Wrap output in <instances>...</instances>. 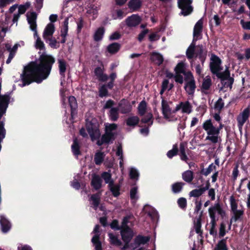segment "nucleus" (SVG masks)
<instances>
[{
  "mask_svg": "<svg viewBox=\"0 0 250 250\" xmlns=\"http://www.w3.org/2000/svg\"><path fill=\"white\" fill-rule=\"evenodd\" d=\"M108 187L114 197H117L120 195V186L119 185H115L114 182H111Z\"/></svg>",
  "mask_w": 250,
  "mask_h": 250,
  "instance_id": "nucleus-24",
  "label": "nucleus"
},
{
  "mask_svg": "<svg viewBox=\"0 0 250 250\" xmlns=\"http://www.w3.org/2000/svg\"><path fill=\"white\" fill-rule=\"evenodd\" d=\"M102 177L104 180V182L106 184H108L111 182H114L113 180L111 179V174L108 172H104L102 174Z\"/></svg>",
  "mask_w": 250,
  "mask_h": 250,
  "instance_id": "nucleus-59",
  "label": "nucleus"
},
{
  "mask_svg": "<svg viewBox=\"0 0 250 250\" xmlns=\"http://www.w3.org/2000/svg\"><path fill=\"white\" fill-rule=\"evenodd\" d=\"M233 215L231 217V219L234 220V222H236L241 219V217L244 214V211L243 210H237L232 212Z\"/></svg>",
  "mask_w": 250,
  "mask_h": 250,
  "instance_id": "nucleus-53",
  "label": "nucleus"
},
{
  "mask_svg": "<svg viewBox=\"0 0 250 250\" xmlns=\"http://www.w3.org/2000/svg\"><path fill=\"white\" fill-rule=\"evenodd\" d=\"M215 250H227L226 241L225 239L220 240L217 245Z\"/></svg>",
  "mask_w": 250,
  "mask_h": 250,
  "instance_id": "nucleus-60",
  "label": "nucleus"
},
{
  "mask_svg": "<svg viewBox=\"0 0 250 250\" xmlns=\"http://www.w3.org/2000/svg\"><path fill=\"white\" fill-rule=\"evenodd\" d=\"M192 2V0H177L178 7L181 10L180 15L187 16L192 13L193 11Z\"/></svg>",
  "mask_w": 250,
  "mask_h": 250,
  "instance_id": "nucleus-5",
  "label": "nucleus"
},
{
  "mask_svg": "<svg viewBox=\"0 0 250 250\" xmlns=\"http://www.w3.org/2000/svg\"><path fill=\"white\" fill-rule=\"evenodd\" d=\"M161 98H162V111L164 118L169 121H176L177 120L176 117L169 115V112L171 111V108L168 105L167 102L164 99L163 96H162Z\"/></svg>",
  "mask_w": 250,
  "mask_h": 250,
  "instance_id": "nucleus-8",
  "label": "nucleus"
},
{
  "mask_svg": "<svg viewBox=\"0 0 250 250\" xmlns=\"http://www.w3.org/2000/svg\"><path fill=\"white\" fill-rule=\"evenodd\" d=\"M68 18L65 19L62 27L61 30V36H67L68 30Z\"/></svg>",
  "mask_w": 250,
  "mask_h": 250,
  "instance_id": "nucleus-43",
  "label": "nucleus"
},
{
  "mask_svg": "<svg viewBox=\"0 0 250 250\" xmlns=\"http://www.w3.org/2000/svg\"><path fill=\"white\" fill-rule=\"evenodd\" d=\"M186 144L184 143H181L180 144V158L182 161L185 162L187 161L188 160V157L186 153Z\"/></svg>",
  "mask_w": 250,
  "mask_h": 250,
  "instance_id": "nucleus-39",
  "label": "nucleus"
},
{
  "mask_svg": "<svg viewBox=\"0 0 250 250\" xmlns=\"http://www.w3.org/2000/svg\"><path fill=\"white\" fill-rule=\"evenodd\" d=\"M140 119L137 116L129 117L125 121L126 125L131 127H135L138 125Z\"/></svg>",
  "mask_w": 250,
  "mask_h": 250,
  "instance_id": "nucleus-30",
  "label": "nucleus"
},
{
  "mask_svg": "<svg viewBox=\"0 0 250 250\" xmlns=\"http://www.w3.org/2000/svg\"><path fill=\"white\" fill-rule=\"evenodd\" d=\"M100 226L96 225L94 229L93 232L95 234L93 236L91 242L95 247V250H102V243L100 240Z\"/></svg>",
  "mask_w": 250,
  "mask_h": 250,
  "instance_id": "nucleus-11",
  "label": "nucleus"
},
{
  "mask_svg": "<svg viewBox=\"0 0 250 250\" xmlns=\"http://www.w3.org/2000/svg\"><path fill=\"white\" fill-rule=\"evenodd\" d=\"M108 115L110 120L113 122L117 121L119 118V107L111 108L108 113Z\"/></svg>",
  "mask_w": 250,
  "mask_h": 250,
  "instance_id": "nucleus-20",
  "label": "nucleus"
},
{
  "mask_svg": "<svg viewBox=\"0 0 250 250\" xmlns=\"http://www.w3.org/2000/svg\"><path fill=\"white\" fill-rule=\"evenodd\" d=\"M58 63L60 74L62 76H64L66 70V63L62 59L59 60Z\"/></svg>",
  "mask_w": 250,
  "mask_h": 250,
  "instance_id": "nucleus-41",
  "label": "nucleus"
},
{
  "mask_svg": "<svg viewBox=\"0 0 250 250\" xmlns=\"http://www.w3.org/2000/svg\"><path fill=\"white\" fill-rule=\"evenodd\" d=\"M139 172L137 170L134 168H131L129 171V176L131 179L137 180L139 177Z\"/></svg>",
  "mask_w": 250,
  "mask_h": 250,
  "instance_id": "nucleus-62",
  "label": "nucleus"
},
{
  "mask_svg": "<svg viewBox=\"0 0 250 250\" xmlns=\"http://www.w3.org/2000/svg\"><path fill=\"white\" fill-rule=\"evenodd\" d=\"M118 128V125L115 123L106 124L105 125L104 131L110 133H117L115 131Z\"/></svg>",
  "mask_w": 250,
  "mask_h": 250,
  "instance_id": "nucleus-42",
  "label": "nucleus"
},
{
  "mask_svg": "<svg viewBox=\"0 0 250 250\" xmlns=\"http://www.w3.org/2000/svg\"><path fill=\"white\" fill-rule=\"evenodd\" d=\"M153 115L151 113H148L142 118L141 123L142 124L148 123V126H150L153 124Z\"/></svg>",
  "mask_w": 250,
  "mask_h": 250,
  "instance_id": "nucleus-46",
  "label": "nucleus"
},
{
  "mask_svg": "<svg viewBox=\"0 0 250 250\" xmlns=\"http://www.w3.org/2000/svg\"><path fill=\"white\" fill-rule=\"evenodd\" d=\"M118 107L120 108L121 113L124 114L130 113L132 109L130 102L125 99H123L120 101L118 103Z\"/></svg>",
  "mask_w": 250,
  "mask_h": 250,
  "instance_id": "nucleus-12",
  "label": "nucleus"
},
{
  "mask_svg": "<svg viewBox=\"0 0 250 250\" xmlns=\"http://www.w3.org/2000/svg\"><path fill=\"white\" fill-rule=\"evenodd\" d=\"M69 104L71 108V116L73 118L74 115L76 113L77 108V101L75 97L71 96L68 99Z\"/></svg>",
  "mask_w": 250,
  "mask_h": 250,
  "instance_id": "nucleus-25",
  "label": "nucleus"
},
{
  "mask_svg": "<svg viewBox=\"0 0 250 250\" xmlns=\"http://www.w3.org/2000/svg\"><path fill=\"white\" fill-rule=\"evenodd\" d=\"M185 67L184 63L183 62H180L174 68V71L176 73L184 74L185 73Z\"/></svg>",
  "mask_w": 250,
  "mask_h": 250,
  "instance_id": "nucleus-54",
  "label": "nucleus"
},
{
  "mask_svg": "<svg viewBox=\"0 0 250 250\" xmlns=\"http://www.w3.org/2000/svg\"><path fill=\"white\" fill-rule=\"evenodd\" d=\"M22 83L21 86L28 85L31 82V64L29 63L24 68L23 74L21 75Z\"/></svg>",
  "mask_w": 250,
  "mask_h": 250,
  "instance_id": "nucleus-10",
  "label": "nucleus"
},
{
  "mask_svg": "<svg viewBox=\"0 0 250 250\" xmlns=\"http://www.w3.org/2000/svg\"><path fill=\"white\" fill-rule=\"evenodd\" d=\"M182 112L183 113H190L191 112L192 105L188 101L183 102Z\"/></svg>",
  "mask_w": 250,
  "mask_h": 250,
  "instance_id": "nucleus-49",
  "label": "nucleus"
},
{
  "mask_svg": "<svg viewBox=\"0 0 250 250\" xmlns=\"http://www.w3.org/2000/svg\"><path fill=\"white\" fill-rule=\"evenodd\" d=\"M55 30L54 24L52 23H48L45 27L43 33V38L44 40H46L47 38L52 37Z\"/></svg>",
  "mask_w": 250,
  "mask_h": 250,
  "instance_id": "nucleus-17",
  "label": "nucleus"
},
{
  "mask_svg": "<svg viewBox=\"0 0 250 250\" xmlns=\"http://www.w3.org/2000/svg\"><path fill=\"white\" fill-rule=\"evenodd\" d=\"M142 4L141 0H130L128 3V6L132 11H135L141 8Z\"/></svg>",
  "mask_w": 250,
  "mask_h": 250,
  "instance_id": "nucleus-27",
  "label": "nucleus"
},
{
  "mask_svg": "<svg viewBox=\"0 0 250 250\" xmlns=\"http://www.w3.org/2000/svg\"><path fill=\"white\" fill-rule=\"evenodd\" d=\"M205 192L201 187L199 189H194L189 192L190 197H198L201 196Z\"/></svg>",
  "mask_w": 250,
  "mask_h": 250,
  "instance_id": "nucleus-50",
  "label": "nucleus"
},
{
  "mask_svg": "<svg viewBox=\"0 0 250 250\" xmlns=\"http://www.w3.org/2000/svg\"><path fill=\"white\" fill-rule=\"evenodd\" d=\"M186 185L183 182H177L172 184L171 186V191L174 194H178L182 192L184 186Z\"/></svg>",
  "mask_w": 250,
  "mask_h": 250,
  "instance_id": "nucleus-21",
  "label": "nucleus"
},
{
  "mask_svg": "<svg viewBox=\"0 0 250 250\" xmlns=\"http://www.w3.org/2000/svg\"><path fill=\"white\" fill-rule=\"evenodd\" d=\"M121 44L118 42H113L109 44L107 47V51L111 54L117 53L121 48Z\"/></svg>",
  "mask_w": 250,
  "mask_h": 250,
  "instance_id": "nucleus-29",
  "label": "nucleus"
},
{
  "mask_svg": "<svg viewBox=\"0 0 250 250\" xmlns=\"http://www.w3.org/2000/svg\"><path fill=\"white\" fill-rule=\"evenodd\" d=\"M179 207L183 210H186L187 206V199L184 197H180L177 200Z\"/></svg>",
  "mask_w": 250,
  "mask_h": 250,
  "instance_id": "nucleus-56",
  "label": "nucleus"
},
{
  "mask_svg": "<svg viewBox=\"0 0 250 250\" xmlns=\"http://www.w3.org/2000/svg\"><path fill=\"white\" fill-rule=\"evenodd\" d=\"M212 84L211 80L209 77H206L203 79V83L201 85L202 92L205 90H208L210 89Z\"/></svg>",
  "mask_w": 250,
  "mask_h": 250,
  "instance_id": "nucleus-36",
  "label": "nucleus"
},
{
  "mask_svg": "<svg viewBox=\"0 0 250 250\" xmlns=\"http://www.w3.org/2000/svg\"><path fill=\"white\" fill-rule=\"evenodd\" d=\"M250 116V107H247L240 113L237 117V125L239 129L242 128L244 124L249 119Z\"/></svg>",
  "mask_w": 250,
  "mask_h": 250,
  "instance_id": "nucleus-9",
  "label": "nucleus"
},
{
  "mask_svg": "<svg viewBox=\"0 0 250 250\" xmlns=\"http://www.w3.org/2000/svg\"><path fill=\"white\" fill-rule=\"evenodd\" d=\"M0 223L2 231L3 232H7L10 229L11 227L10 224L4 216H0Z\"/></svg>",
  "mask_w": 250,
  "mask_h": 250,
  "instance_id": "nucleus-33",
  "label": "nucleus"
},
{
  "mask_svg": "<svg viewBox=\"0 0 250 250\" xmlns=\"http://www.w3.org/2000/svg\"><path fill=\"white\" fill-rule=\"evenodd\" d=\"M109 238V243L111 245L116 246H121L122 245V241L118 239V236L112 233L108 234Z\"/></svg>",
  "mask_w": 250,
  "mask_h": 250,
  "instance_id": "nucleus-34",
  "label": "nucleus"
},
{
  "mask_svg": "<svg viewBox=\"0 0 250 250\" xmlns=\"http://www.w3.org/2000/svg\"><path fill=\"white\" fill-rule=\"evenodd\" d=\"M125 21L126 25L128 27H136L140 23L141 21V19L138 15L133 14L129 17H128L125 19Z\"/></svg>",
  "mask_w": 250,
  "mask_h": 250,
  "instance_id": "nucleus-13",
  "label": "nucleus"
},
{
  "mask_svg": "<svg viewBox=\"0 0 250 250\" xmlns=\"http://www.w3.org/2000/svg\"><path fill=\"white\" fill-rule=\"evenodd\" d=\"M182 177L186 182L191 183L194 178L193 172L189 170H186L182 173Z\"/></svg>",
  "mask_w": 250,
  "mask_h": 250,
  "instance_id": "nucleus-32",
  "label": "nucleus"
},
{
  "mask_svg": "<svg viewBox=\"0 0 250 250\" xmlns=\"http://www.w3.org/2000/svg\"><path fill=\"white\" fill-rule=\"evenodd\" d=\"M203 211H201L200 213V215L199 218L197 219L196 222L194 223V229L195 230V232L197 234H202L203 233V231L201 230V216L202 214Z\"/></svg>",
  "mask_w": 250,
  "mask_h": 250,
  "instance_id": "nucleus-44",
  "label": "nucleus"
},
{
  "mask_svg": "<svg viewBox=\"0 0 250 250\" xmlns=\"http://www.w3.org/2000/svg\"><path fill=\"white\" fill-rule=\"evenodd\" d=\"M132 217L133 216L131 215H126L124 217L121 225L122 229L130 228L128 225V224L129 222V220L131 219Z\"/></svg>",
  "mask_w": 250,
  "mask_h": 250,
  "instance_id": "nucleus-58",
  "label": "nucleus"
},
{
  "mask_svg": "<svg viewBox=\"0 0 250 250\" xmlns=\"http://www.w3.org/2000/svg\"><path fill=\"white\" fill-rule=\"evenodd\" d=\"M214 75H215L221 81L222 86L220 90H222L224 88L229 87L231 89L234 83V78L230 77L229 67H227L224 72L217 71Z\"/></svg>",
  "mask_w": 250,
  "mask_h": 250,
  "instance_id": "nucleus-3",
  "label": "nucleus"
},
{
  "mask_svg": "<svg viewBox=\"0 0 250 250\" xmlns=\"http://www.w3.org/2000/svg\"><path fill=\"white\" fill-rule=\"evenodd\" d=\"M229 201H230L231 211L232 212L233 211L238 210L237 209L238 205L236 202V200L235 199V197H234L233 195H231L230 197Z\"/></svg>",
  "mask_w": 250,
  "mask_h": 250,
  "instance_id": "nucleus-57",
  "label": "nucleus"
},
{
  "mask_svg": "<svg viewBox=\"0 0 250 250\" xmlns=\"http://www.w3.org/2000/svg\"><path fill=\"white\" fill-rule=\"evenodd\" d=\"M149 240V238L146 236H144L139 235L137 236L134 239V243L137 246H139L141 244H145Z\"/></svg>",
  "mask_w": 250,
  "mask_h": 250,
  "instance_id": "nucleus-37",
  "label": "nucleus"
},
{
  "mask_svg": "<svg viewBox=\"0 0 250 250\" xmlns=\"http://www.w3.org/2000/svg\"><path fill=\"white\" fill-rule=\"evenodd\" d=\"M151 59L159 66L161 65L164 62L163 56L161 54L155 52H153L151 53Z\"/></svg>",
  "mask_w": 250,
  "mask_h": 250,
  "instance_id": "nucleus-26",
  "label": "nucleus"
},
{
  "mask_svg": "<svg viewBox=\"0 0 250 250\" xmlns=\"http://www.w3.org/2000/svg\"><path fill=\"white\" fill-rule=\"evenodd\" d=\"M179 151L177 144H175L173 146L172 149L168 151L167 155L168 158L171 159L173 157L177 155Z\"/></svg>",
  "mask_w": 250,
  "mask_h": 250,
  "instance_id": "nucleus-48",
  "label": "nucleus"
},
{
  "mask_svg": "<svg viewBox=\"0 0 250 250\" xmlns=\"http://www.w3.org/2000/svg\"><path fill=\"white\" fill-rule=\"evenodd\" d=\"M138 188L134 187L131 188L130 191V197L131 200H137L138 197L137 195Z\"/></svg>",
  "mask_w": 250,
  "mask_h": 250,
  "instance_id": "nucleus-63",
  "label": "nucleus"
},
{
  "mask_svg": "<svg viewBox=\"0 0 250 250\" xmlns=\"http://www.w3.org/2000/svg\"><path fill=\"white\" fill-rule=\"evenodd\" d=\"M216 212H217L220 215L222 219H224L226 215L225 211L223 209L219 202L215 203L213 206L208 208V213L211 219L214 217V220H218L216 218Z\"/></svg>",
  "mask_w": 250,
  "mask_h": 250,
  "instance_id": "nucleus-6",
  "label": "nucleus"
},
{
  "mask_svg": "<svg viewBox=\"0 0 250 250\" xmlns=\"http://www.w3.org/2000/svg\"><path fill=\"white\" fill-rule=\"evenodd\" d=\"M147 104L145 100L141 101L138 105V111L140 116H144L146 112Z\"/></svg>",
  "mask_w": 250,
  "mask_h": 250,
  "instance_id": "nucleus-40",
  "label": "nucleus"
},
{
  "mask_svg": "<svg viewBox=\"0 0 250 250\" xmlns=\"http://www.w3.org/2000/svg\"><path fill=\"white\" fill-rule=\"evenodd\" d=\"M104 32L105 30L104 27H100L98 28L94 34V40L96 42H99L102 40L104 34Z\"/></svg>",
  "mask_w": 250,
  "mask_h": 250,
  "instance_id": "nucleus-35",
  "label": "nucleus"
},
{
  "mask_svg": "<svg viewBox=\"0 0 250 250\" xmlns=\"http://www.w3.org/2000/svg\"><path fill=\"white\" fill-rule=\"evenodd\" d=\"M85 127L92 141L100 139L101 133L99 125L96 122L86 120Z\"/></svg>",
  "mask_w": 250,
  "mask_h": 250,
  "instance_id": "nucleus-4",
  "label": "nucleus"
},
{
  "mask_svg": "<svg viewBox=\"0 0 250 250\" xmlns=\"http://www.w3.org/2000/svg\"><path fill=\"white\" fill-rule=\"evenodd\" d=\"M37 18V14L32 11V31H33L34 33V36L35 38L36 37H39L37 35V25L36 23V20Z\"/></svg>",
  "mask_w": 250,
  "mask_h": 250,
  "instance_id": "nucleus-47",
  "label": "nucleus"
},
{
  "mask_svg": "<svg viewBox=\"0 0 250 250\" xmlns=\"http://www.w3.org/2000/svg\"><path fill=\"white\" fill-rule=\"evenodd\" d=\"M210 60L211 62L210 63L209 67L211 73L214 74L217 71H221L223 68L221 66L222 61L219 57L212 54Z\"/></svg>",
  "mask_w": 250,
  "mask_h": 250,
  "instance_id": "nucleus-7",
  "label": "nucleus"
},
{
  "mask_svg": "<svg viewBox=\"0 0 250 250\" xmlns=\"http://www.w3.org/2000/svg\"><path fill=\"white\" fill-rule=\"evenodd\" d=\"M196 88L195 80L188 81L185 82L184 89L186 92L189 95H193Z\"/></svg>",
  "mask_w": 250,
  "mask_h": 250,
  "instance_id": "nucleus-16",
  "label": "nucleus"
},
{
  "mask_svg": "<svg viewBox=\"0 0 250 250\" xmlns=\"http://www.w3.org/2000/svg\"><path fill=\"white\" fill-rule=\"evenodd\" d=\"M201 170L196 172L197 174H200L206 176L208 175L214 169H216V167L215 165H214L213 163H211L210 164L208 167L206 169L204 168V166L203 164H201L200 166Z\"/></svg>",
  "mask_w": 250,
  "mask_h": 250,
  "instance_id": "nucleus-19",
  "label": "nucleus"
},
{
  "mask_svg": "<svg viewBox=\"0 0 250 250\" xmlns=\"http://www.w3.org/2000/svg\"><path fill=\"white\" fill-rule=\"evenodd\" d=\"M109 96L108 91L105 85L103 84L99 88V96L100 98H104Z\"/></svg>",
  "mask_w": 250,
  "mask_h": 250,
  "instance_id": "nucleus-52",
  "label": "nucleus"
},
{
  "mask_svg": "<svg viewBox=\"0 0 250 250\" xmlns=\"http://www.w3.org/2000/svg\"><path fill=\"white\" fill-rule=\"evenodd\" d=\"M195 41H192L191 43L188 46L186 51V56L188 60H191L193 58L195 54Z\"/></svg>",
  "mask_w": 250,
  "mask_h": 250,
  "instance_id": "nucleus-28",
  "label": "nucleus"
},
{
  "mask_svg": "<svg viewBox=\"0 0 250 250\" xmlns=\"http://www.w3.org/2000/svg\"><path fill=\"white\" fill-rule=\"evenodd\" d=\"M80 145L79 141L77 138L73 139V144L71 146L72 152L74 155L78 156L81 154L80 151Z\"/></svg>",
  "mask_w": 250,
  "mask_h": 250,
  "instance_id": "nucleus-23",
  "label": "nucleus"
},
{
  "mask_svg": "<svg viewBox=\"0 0 250 250\" xmlns=\"http://www.w3.org/2000/svg\"><path fill=\"white\" fill-rule=\"evenodd\" d=\"M203 27V21L202 19H200L195 24L193 29V39L192 41H197L199 37L201 35Z\"/></svg>",
  "mask_w": 250,
  "mask_h": 250,
  "instance_id": "nucleus-15",
  "label": "nucleus"
},
{
  "mask_svg": "<svg viewBox=\"0 0 250 250\" xmlns=\"http://www.w3.org/2000/svg\"><path fill=\"white\" fill-rule=\"evenodd\" d=\"M224 125L220 123L217 127H215L210 119L205 121L203 124V128L206 131L208 136L206 140H209L213 144L218 142L220 131L223 127Z\"/></svg>",
  "mask_w": 250,
  "mask_h": 250,
  "instance_id": "nucleus-2",
  "label": "nucleus"
},
{
  "mask_svg": "<svg viewBox=\"0 0 250 250\" xmlns=\"http://www.w3.org/2000/svg\"><path fill=\"white\" fill-rule=\"evenodd\" d=\"M104 155L102 152L96 153L94 156V162L96 165H100L104 160Z\"/></svg>",
  "mask_w": 250,
  "mask_h": 250,
  "instance_id": "nucleus-45",
  "label": "nucleus"
},
{
  "mask_svg": "<svg viewBox=\"0 0 250 250\" xmlns=\"http://www.w3.org/2000/svg\"><path fill=\"white\" fill-rule=\"evenodd\" d=\"M110 227L111 229L114 230H121V226H119V221L117 219H114L110 224Z\"/></svg>",
  "mask_w": 250,
  "mask_h": 250,
  "instance_id": "nucleus-61",
  "label": "nucleus"
},
{
  "mask_svg": "<svg viewBox=\"0 0 250 250\" xmlns=\"http://www.w3.org/2000/svg\"><path fill=\"white\" fill-rule=\"evenodd\" d=\"M35 47L43 52L40 55L38 62L32 61V83H41L50 75L55 59L45 53L44 44L40 37L37 38Z\"/></svg>",
  "mask_w": 250,
  "mask_h": 250,
  "instance_id": "nucleus-1",
  "label": "nucleus"
},
{
  "mask_svg": "<svg viewBox=\"0 0 250 250\" xmlns=\"http://www.w3.org/2000/svg\"><path fill=\"white\" fill-rule=\"evenodd\" d=\"M95 75L98 78L101 75H102L104 72V65L103 63L101 64V66H98L96 67L94 71Z\"/></svg>",
  "mask_w": 250,
  "mask_h": 250,
  "instance_id": "nucleus-64",
  "label": "nucleus"
},
{
  "mask_svg": "<svg viewBox=\"0 0 250 250\" xmlns=\"http://www.w3.org/2000/svg\"><path fill=\"white\" fill-rule=\"evenodd\" d=\"M116 136L117 133H110L105 131L101 137L103 141L105 142V144L109 145L113 143V142L116 139Z\"/></svg>",
  "mask_w": 250,
  "mask_h": 250,
  "instance_id": "nucleus-18",
  "label": "nucleus"
},
{
  "mask_svg": "<svg viewBox=\"0 0 250 250\" xmlns=\"http://www.w3.org/2000/svg\"><path fill=\"white\" fill-rule=\"evenodd\" d=\"M100 193H97L92 194L90 197V200L92 201L93 208L97 210L100 203Z\"/></svg>",
  "mask_w": 250,
  "mask_h": 250,
  "instance_id": "nucleus-31",
  "label": "nucleus"
},
{
  "mask_svg": "<svg viewBox=\"0 0 250 250\" xmlns=\"http://www.w3.org/2000/svg\"><path fill=\"white\" fill-rule=\"evenodd\" d=\"M122 240L123 241H131L134 236V232L131 228L122 229L120 230Z\"/></svg>",
  "mask_w": 250,
  "mask_h": 250,
  "instance_id": "nucleus-14",
  "label": "nucleus"
},
{
  "mask_svg": "<svg viewBox=\"0 0 250 250\" xmlns=\"http://www.w3.org/2000/svg\"><path fill=\"white\" fill-rule=\"evenodd\" d=\"M217 220H214V217L212 218L210 221L211 228L209 230V233L213 236L217 235V230L216 229Z\"/></svg>",
  "mask_w": 250,
  "mask_h": 250,
  "instance_id": "nucleus-51",
  "label": "nucleus"
},
{
  "mask_svg": "<svg viewBox=\"0 0 250 250\" xmlns=\"http://www.w3.org/2000/svg\"><path fill=\"white\" fill-rule=\"evenodd\" d=\"M102 180L101 177L98 175H94L92 177L91 185L96 189L98 190L102 187Z\"/></svg>",
  "mask_w": 250,
  "mask_h": 250,
  "instance_id": "nucleus-22",
  "label": "nucleus"
},
{
  "mask_svg": "<svg viewBox=\"0 0 250 250\" xmlns=\"http://www.w3.org/2000/svg\"><path fill=\"white\" fill-rule=\"evenodd\" d=\"M46 43H48L49 46L52 48H58L60 46V42H57L55 38L50 37L44 40Z\"/></svg>",
  "mask_w": 250,
  "mask_h": 250,
  "instance_id": "nucleus-38",
  "label": "nucleus"
},
{
  "mask_svg": "<svg viewBox=\"0 0 250 250\" xmlns=\"http://www.w3.org/2000/svg\"><path fill=\"white\" fill-rule=\"evenodd\" d=\"M224 106V103L222 98H219L218 100L215 102L214 106V108L218 111L221 112Z\"/></svg>",
  "mask_w": 250,
  "mask_h": 250,
  "instance_id": "nucleus-55",
  "label": "nucleus"
}]
</instances>
